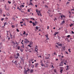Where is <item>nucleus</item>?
I'll return each mask as SVG.
<instances>
[{
    "instance_id": "obj_49",
    "label": "nucleus",
    "mask_w": 74,
    "mask_h": 74,
    "mask_svg": "<svg viewBox=\"0 0 74 74\" xmlns=\"http://www.w3.org/2000/svg\"><path fill=\"white\" fill-rule=\"evenodd\" d=\"M41 65L42 66H44V65L43 64H41Z\"/></svg>"
},
{
    "instance_id": "obj_28",
    "label": "nucleus",
    "mask_w": 74,
    "mask_h": 74,
    "mask_svg": "<svg viewBox=\"0 0 74 74\" xmlns=\"http://www.w3.org/2000/svg\"><path fill=\"white\" fill-rule=\"evenodd\" d=\"M30 43L29 44L30 45H32L33 44V42H30Z\"/></svg>"
},
{
    "instance_id": "obj_41",
    "label": "nucleus",
    "mask_w": 74,
    "mask_h": 74,
    "mask_svg": "<svg viewBox=\"0 0 74 74\" xmlns=\"http://www.w3.org/2000/svg\"><path fill=\"white\" fill-rule=\"evenodd\" d=\"M23 23V21H22L20 22V24H22V23Z\"/></svg>"
},
{
    "instance_id": "obj_39",
    "label": "nucleus",
    "mask_w": 74,
    "mask_h": 74,
    "mask_svg": "<svg viewBox=\"0 0 74 74\" xmlns=\"http://www.w3.org/2000/svg\"><path fill=\"white\" fill-rule=\"evenodd\" d=\"M73 24H71V25H70V27H71V26H73Z\"/></svg>"
},
{
    "instance_id": "obj_50",
    "label": "nucleus",
    "mask_w": 74,
    "mask_h": 74,
    "mask_svg": "<svg viewBox=\"0 0 74 74\" xmlns=\"http://www.w3.org/2000/svg\"><path fill=\"white\" fill-rule=\"evenodd\" d=\"M15 58L16 59H17V58H18V56L16 57Z\"/></svg>"
},
{
    "instance_id": "obj_29",
    "label": "nucleus",
    "mask_w": 74,
    "mask_h": 74,
    "mask_svg": "<svg viewBox=\"0 0 74 74\" xmlns=\"http://www.w3.org/2000/svg\"><path fill=\"white\" fill-rule=\"evenodd\" d=\"M3 20H4V18H2L1 19V21H3Z\"/></svg>"
},
{
    "instance_id": "obj_21",
    "label": "nucleus",
    "mask_w": 74,
    "mask_h": 74,
    "mask_svg": "<svg viewBox=\"0 0 74 74\" xmlns=\"http://www.w3.org/2000/svg\"><path fill=\"white\" fill-rule=\"evenodd\" d=\"M58 33V32H56V33H55V34H54V36H56V34H57Z\"/></svg>"
},
{
    "instance_id": "obj_62",
    "label": "nucleus",
    "mask_w": 74,
    "mask_h": 74,
    "mask_svg": "<svg viewBox=\"0 0 74 74\" xmlns=\"http://www.w3.org/2000/svg\"><path fill=\"white\" fill-rule=\"evenodd\" d=\"M58 56H59V57H61V55H59Z\"/></svg>"
},
{
    "instance_id": "obj_47",
    "label": "nucleus",
    "mask_w": 74,
    "mask_h": 74,
    "mask_svg": "<svg viewBox=\"0 0 74 74\" xmlns=\"http://www.w3.org/2000/svg\"><path fill=\"white\" fill-rule=\"evenodd\" d=\"M51 67H52V68H53H53H54V67L53 66V65H51Z\"/></svg>"
},
{
    "instance_id": "obj_5",
    "label": "nucleus",
    "mask_w": 74,
    "mask_h": 74,
    "mask_svg": "<svg viewBox=\"0 0 74 74\" xmlns=\"http://www.w3.org/2000/svg\"><path fill=\"white\" fill-rule=\"evenodd\" d=\"M45 36H46V40H49V39L48 38V34H47L46 35H45Z\"/></svg>"
},
{
    "instance_id": "obj_12",
    "label": "nucleus",
    "mask_w": 74,
    "mask_h": 74,
    "mask_svg": "<svg viewBox=\"0 0 74 74\" xmlns=\"http://www.w3.org/2000/svg\"><path fill=\"white\" fill-rule=\"evenodd\" d=\"M34 65H33V64H32L31 65V66L32 68H34Z\"/></svg>"
},
{
    "instance_id": "obj_40",
    "label": "nucleus",
    "mask_w": 74,
    "mask_h": 74,
    "mask_svg": "<svg viewBox=\"0 0 74 74\" xmlns=\"http://www.w3.org/2000/svg\"><path fill=\"white\" fill-rule=\"evenodd\" d=\"M62 22L63 24H64V22H65L64 21H63V22Z\"/></svg>"
},
{
    "instance_id": "obj_59",
    "label": "nucleus",
    "mask_w": 74,
    "mask_h": 74,
    "mask_svg": "<svg viewBox=\"0 0 74 74\" xmlns=\"http://www.w3.org/2000/svg\"><path fill=\"white\" fill-rule=\"evenodd\" d=\"M21 6H22V7H24V5H22Z\"/></svg>"
},
{
    "instance_id": "obj_7",
    "label": "nucleus",
    "mask_w": 74,
    "mask_h": 74,
    "mask_svg": "<svg viewBox=\"0 0 74 74\" xmlns=\"http://www.w3.org/2000/svg\"><path fill=\"white\" fill-rule=\"evenodd\" d=\"M2 47H3V44H2V43H0V48H1Z\"/></svg>"
},
{
    "instance_id": "obj_22",
    "label": "nucleus",
    "mask_w": 74,
    "mask_h": 74,
    "mask_svg": "<svg viewBox=\"0 0 74 74\" xmlns=\"http://www.w3.org/2000/svg\"><path fill=\"white\" fill-rule=\"evenodd\" d=\"M70 3V2H67L66 3V5H67L68 4H69Z\"/></svg>"
},
{
    "instance_id": "obj_37",
    "label": "nucleus",
    "mask_w": 74,
    "mask_h": 74,
    "mask_svg": "<svg viewBox=\"0 0 74 74\" xmlns=\"http://www.w3.org/2000/svg\"><path fill=\"white\" fill-rule=\"evenodd\" d=\"M8 2L9 4H11V2L10 1H8Z\"/></svg>"
},
{
    "instance_id": "obj_9",
    "label": "nucleus",
    "mask_w": 74,
    "mask_h": 74,
    "mask_svg": "<svg viewBox=\"0 0 74 74\" xmlns=\"http://www.w3.org/2000/svg\"><path fill=\"white\" fill-rule=\"evenodd\" d=\"M8 24V23H7V22H5L4 23V26H5V25H7Z\"/></svg>"
},
{
    "instance_id": "obj_46",
    "label": "nucleus",
    "mask_w": 74,
    "mask_h": 74,
    "mask_svg": "<svg viewBox=\"0 0 74 74\" xmlns=\"http://www.w3.org/2000/svg\"><path fill=\"white\" fill-rule=\"evenodd\" d=\"M30 61H31V62H32V61H33V59H31Z\"/></svg>"
},
{
    "instance_id": "obj_42",
    "label": "nucleus",
    "mask_w": 74,
    "mask_h": 74,
    "mask_svg": "<svg viewBox=\"0 0 74 74\" xmlns=\"http://www.w3.org/2000/svg\"><path fill=\"white\" fill-rule=\"evenodd\" d=\"M58 39H60V37L59 36H58Z\"/></svg>"
},
{
    "instance_id": "obj_38",
    "label": "nucleus",
    "mask_w": 74,
    "mask_h": 74,
    "mask_svg": "<svg viewBox=\"0 0 74 74\" xmlns=\"http://www.w3.org/2000/svg\"><path fill=\"white\" fill-rule=\"evenodd\" d=\"M31 19L32 20V19L33 21H34V18H31Z\"/></svg>"
},
{
    "instance_id": "obj_44",
    "label": "nucleus",
    "mask_w": 74,
    "mask_h": 74,
    "mask_svg": "<svg viewBox=\"0 0 74 74\" xmlns=\"http://www.w3.org/2000/svg\"><path fill=\"white\" fill-rule=\"evenodd\" d=\"M12 43H13V44H14V45L15 44V42L14 41L12 42Z\"/></svg>"
},
{
    "instance_id": "obj_64",
    "label": "nucleus",
    "mask_w": 74,
    "mask_h": 74,
    "mask_svg": "<svg viewBox=\"0 0 74 74\" xmlns=\"http://www.w3.org/2000/svg\"><path fill=\"white\" fill-rule=\"evenodd\" d=\"M73 11H74V9H71V11H73Z\"/></svg>"
},
{
    "instance_id": "obj_24",
    "label": "nucleus",
    "mask_w": 74,
    "mask_h": 74,
    "mask_svg": "<svg viewBox=\"0 0 74 74\" xmlns=\"http://www.w3.org/2000/svg\"><path fill=\"white\" fill-rule=\"evenodd\" d=\"M26 34V32L25 31H24V33H23V35H25Z\"/></svg>"
},
{
    "instance_id": "obj_56",
    "label": "nucleus",
    "mask_w": 74,
    "mask_h": 74,
    "mask_svg": "<svg viewBox=\"0 0 74 74\" xmlns=\"http://www.w3.org/2000/svg\"><path fill=\"white\" fill-rule=\"evenodd\" d=\"M30 49L29 50V52H31L32 51H30Z\"/></svg>"
},
{
    "instance_id": "obj_26",
    "label": "nucleus",
    "mask_w": 74,
    "mask_h": 74,
    "mask_svg": "<svg viewBox=\"0 0 74 74\" xmlns=\"http://www.w3.org/2000/svg\"><path fill=\"white\" fill-rule=\"evenodd\" d=\"M33 69H31L30 71V72H31V73H32V72H33Z\"/></svg>"
},
{
    "instance_id": "obj_23",
    "label": "nucleus",
    "mask_w": 74,
    "mask_h": 74,
    "mask_svg": "<svg viewBox=\"0 0 74 74\" xmlns=\"http://www.w3.org/2000/svg\"><path fill=\"white\" fill-rule=\"evenodd\" d=\"M56 48H59V47H58V46L57 45H56Z\"/></svg>"
},
{
    "instance_id": "obj_13",
    "label": "nucleus",
    "mask_w": 74,
    "mask_h": 74,
    "mask_svg": "<svg viewBox=\"0 0 74 74\" xmlns=\"http://www.w3.org/2000/svg\"><path fill=\"white\" fill-rule=\"evenodd\" d=\"M6 15H7V16H8V15H10V14L8 13H7L6 14Z\"/></svg>"
},
{
    "instance_id": "obj_55",
    "label": "nucleus",
    "mask_w": 74,
    "mask_h": 74,
    "mask_svg": "<svg viewBox=\"0 0 74 74\" xmlns=\"http://www.w3.org/2000/svg\"><path fill=\"white\" fill-rule=\"evenodd\" d=\"M35 6L36 7H37V5H35Z\"/></svg>"
},
{
    "instance_id": "obj_51",
    "label": "nucleus",
    "mask_w": 74,
    "mask_h": 74,
    "mask_svg": "<svg viewBox=\"0 0 74 74\" xmlns=\"http://www.w3.org/2000/svg\"><path fill=\"white\" fill-rule=\"evenodd\" d=\"M71 32H72V34H74V32H73V31H72Z\"/></svg>"
},
{
    "instance_id": "obj_3",
    "label": "nucleus",
    "mask_w": 74,
    "mask_h": 74,
    "mask_svg": "<svg viewBox=\"0 0 74 74\" xmlns=\"http://www.w3.org/2000/svg\"><path fill=\"white\" fill-rule=\"evenodd\" d=\"M37 13L38 15V16H40H40H42L41 14V13H40V11H38V13Z\"/></svg>"
},
{
    "instance_id": "obj_2",
    "label": "nucleus",
    "mask_w": 74,
    "mask_h": 74,
    "mask_svg": "<svg viewBox=\"0 0 74 74\" xmlns=\"http://www.w3.org/2000/svg\"><path fill=\"white\" fill-rule=\"evenodd\" d=\"M35 51L37 52V53H38V52L37 51L38 49V47L36 45V47H35Z\"/></svg>"
},
{
    "instance_id": "obj_61",
    "label": "nucleus",
    "mask_w": 74,
    "mask_h": 74,
    "mask_svg": "<svg viewBox=\"0 0 74 74\" xmlns=\"http://www.w3.org/2000/svg\"><path fill=\"white\" fill-rule=\"evenodd\" d=\"M10 59H12V57H10Z\"/></svg>"
},
{
    "instance_id": "obj_15",
    "label": "nucleus",
    "mask_w": 74,
    "mask_h": 74,
    "mask_svg": "<svg viewBox=\"0 0 74 74\" xmlns=\"http://www.w3.org/2000/svg\"><path fill=\"white\" fill-rule=\"evenodd\" d=\"M70 36H71L70 35H68L67 36V37L68 38H70Z\"/></svg>"
},
{
    "instance_id": "obj_54",
    "label": "nucleus",
    "mask_w": 74,
    "mask_h": 74,
    "mask_svg": "<svg viewBox=\"0 0 74 74\" xmlns=\"http://www.w3.org/2000/svg\"><path fill=\"white\" fill-rule=\"evenodd\" d=\"M23 25L24 26H26V24L25 23H23Z\"/></svg>"
},
{
    "instance_id": "obj_19",
    "label": "nucleus",
    "mask_w": 74,
    "mask_h": 74,
    "mask_svg": "<svg viewBox=\"0 0 74 74\" xmlns=\"http://www.w3.org/2000/svg\"><path fill=\"white\" fill-rule=\"evenodd\" d=\"M12 28H14V27H15V25H12Z\"/></svg>"
},
{
    "instance_id": "obj_17",
    "label": "nucleus",
    "mask_w": 74,
    "mask_h": 74,
    "mask_svg": "<svg viewBox=\"0 0 74 74\" xmlns=\"http://www.w3.org/2000/svg\"><path fill=\"white\" fill-rule=\"evenodd\" d=\"M16 55L17 56H19V53H17L16 54Z\"/></svg>"
},
{
    "instance_id": "obj_43",
    "label": "nucleus",
    "mask_w": 74,
    "mask_h": 74,
    "mask_svg": "<svg viewBox=\"0 0 74 74\" xmlns=\"http://www.w3.org/2000/svg\"><path fill=\"white\" fill-rule=\"evenodd\" d=\"M23 42V40L22 41L21 44H23V43H22Z\"/></svg>"
},
{
    "instance_id": "obj_16",
    "label": "nucleus",
    "mask_w": 74,
    "mask_h": 74,
    "mask_svg": "<svg viewBox=\"0 0 74 74\" xmlns=\"http://www.w3.org/2000/svg\"><path fill=\"white\" fill-rule=\"evenodd\" d=\"M63 67H60V70H63Z\"/></svg>"
},
{
    "instance_id": "obj_30",
    "label": "nucleus",
    "mask_w": 74,
    "mask_h": 74,
    "mask_svg": "<svg viewBox=\"0 0 74 74\" xmlns=\"http://www.w3.org/2000/svg\"><path fill=\"white\" fill-rule=\"evenodd\" d=\"M54 71L55 73H56V69H54Z\"/></svg>"
},
{
    "instance_id": "obj_33",
    "label": "nucleus",
    "mask_w": 74,
    "mask_h": 74,
    "mask_svg": "<svg viewBox=\"0 0 74 74\" xmlns=\"http://www.w3.org/2000/svg\"><path fill=\"white\" fill-rule=\"evenodd\" d=\"M58 45L59 46H60L62 45V44H59Z\"/></svg>"
},
{
    "instance_id": "obj_6",
    "label": "nucleus",
    "mask_w": 74,
    "mask_h": 74,
    "mask_svg": "<svg viewBox=\"0 0 74 74\" xmlns=\"http://www.w3.org/2000/svg\"><path fill=\"white\" fill-rule=\"evenodd\" d=\"M35 67H37L38 66V63H35Z\"/></svg>"
},
{
    "instance_id": "obj_4",
    "label": "nucleus",
    "mask_w": 74,
    "mask_h": 74,
    "mask_svg": "<svg viewBox=\"0 0 74 74\" xmlns=\"http://www.w3.org/2000/svg\"><path fill=\"white\" fill-rule=\"evenodd\" d=\"M24 41L25 42V43H28V42H29V40H27V39H25V40H24Z\"/></svg>"
},
{
    "instance_id": "obj_18",
    "label": "nucleus",
    "mask_w": 74,
    "mask_h": 74,
    "mask_svg": "<svg viewBox=\"0 0 74 74\" xmlns=\"http://www.w3.org/2000/svg\"><path fill=\"white\" fill-rule=\"evenodd\" d=\"M66 67H67V69H66V70H69V66H66Z\"/></svg>"
},
{
    "instance_id": "obj_25",
    "label": "nucleus",
    "mask_w": 74,
    "mask_h": 74,
    "mask_svg": "<svg viewBox=\"0 0 74 74\" xmlns=\"http://www.w3.org/2000/svg\"><path fill=\"white\" fill-rule=\"evenodd\" d=\"M63 71V70H61L60 71V73H62V71Z\"/></svg>"
},
{
    "instance_id": "obj_32",
    "label": "nucleus",
    "mask_w": 74,
    "mask_h": 74,
    "mask_svg": "<svg viewBox=\"0 0 74 74\" xmlns=\"http://www.w3.org/2000/svg\"><path fill=\"white\" fill-rule=\"evenodd\" d=\"M70 49H69L68 50V51H69V52H71V51H70Z\"/></svg>"
},
{
    "instance_id": "obj_20",
    "label": "nucleus",
    "mask_w": 74,
    "mask_h": 74,
    "mask_svg": "<svg viewBox=\"0 0 74 74\" xmlns=\"http://www.w3.org/2000/svg\"><path fill=\"white\" fill-rule=\"evenodd\" d=\"M60 66H63V63L61 62L60 64Z\"/></svg>"
},
{
    "instance_id": "obj_11",
    "label": "nucleus",
    "mask_w": 74,
    "mask_h": 74,
    "mask_svg": "<svg viewBox=\"0 0 74 74\" xmlns=\"http://www.w3.org/2000/svg\"><path fill=\"white\" fill-rule=\"evenodd\" d=\"M63 17L64 18H65V16H64L63 15L61 16V18H62Z\"/></svg>"
},
{
    "instance_id": "obj_27",
    "label": "nucleus",
    "mask_w": 74,
    "mask_h": 74,
    "mask_svg": "<svg viewBox=\"0 0 74 74\" xmlns=\"http://www.w3.org/2000/svg\"><path fill=\"white\" fill-rule=\"evenodd\" d=\"M29 5H33V4H32V3H29Z\"/></svg>"
},
{
    "instance_id": "obj_31",
    "label": "nucleus",
    "mask_w": 74,
    "mask_h": 74,
    "mask_svg": "<svg viewBox=\"0 0 74 74\" xmlns=\"http://www.w3.org/2000/svg\"><path fill=\"white\" fill-rule=\"evenodd\" d=\"M10 37H12V35L11 34H10Z\"/></svg>"
},
{
    "instance_id": "obj_52",
    "label": "nucleus",
    "mask_w": 74,
    "mask_h": 74,
    "mask_svg": "<svg viewBox=\"0 0 74 74\" xmlns=\"http://www.w3.org/2000/svg\"><path fill=\"white\" fill-rule=\"evenodd\" d=\"M28 47H31V46H30V45H28Z\"/></svg>"
},
{
    "instance_id": "obj_57",
    "label": "nucleus",
    "mask_w": 74,
    "mask_h": 74,
    "mask_svg": "<svg viewBox=\"0 0 74 74\" xmlns=\"http://www.w3.org/2000/svg\"><path fill=\"white\" fill-rule=\"evenodd\" d=\"M27 11L28 12H30V10H29V9H28Z\"/></svg>"
},
{
    "instance_id": "obj_53",
    "label": "nucleus",
    "mask_w": 74,
    "mask_h": 74,
    "mask_svg": "<svg viewBox=\"0 0 74 74\" xmlns=\"http://www.w3.org/2000/svg\"><path fill=\"white\" fill-rule=\"evenodd\" d=\"M29 23H32V21H29Z\"/></svg>"
},
{
    "instance_id": "obj_45",
    "label": "nucleus",
    "mask_w": 74,
    "mask_h": 74,
    "mask_svg": "<svg viewBox=\"0 0 74 74\" xmlns=\"http://www.w3.org/2000/svg\"><path fill=\"white\" fill-rule=\"evenodd\" d=\"M42 58V57H41V56H38V58Z\"/></svg>"
},
{
    "instance_id": "obj_34",
    "label": "nucleus",
    "mask_w": 74,
    "mask_h": 74,
    "mask_svg": "<svg viewBox=\"0 0 74 74\" xmlns=\"http://www.w3.org/2000/svg\"><path fill=\"white\" fill-rule=\"evenodd\" d=\"M16 31L17 32H19V30H18V29H16Z\"/></svg>"
},
{
    "instance_id": "obj_48",
    "label": "nucleus",
    "mask_w": 74,
    "mask_h": 74,
    "mask_svg": "<svg viewBox=\"0 0 74 74\" xmlns=\"http://www.w3.org/2000/svg\"><path fill=\"white\" fill-rule=\"evenodd\" d=\"M19 48H20V47L18 46V47L17 48H18V49H19Z\"/></svg>"
},
{
    "instance_id": "obj_60",
    "label": "nucleus",
    "mask_w": 74,
    "mask_h": 74,
    "mask_svg": "<svg viewBox=\"0 0 74 74\" xmlns=\"http://www.w3.org/2000/svg\"><path fill=\"white\" fill-rule=\"evenodd\" d=\"M47 29H49V26H47Z\"/></svg>"
},
{
    "instance_id": "obj_36",
    "label": "nucleus",
    "mask_w": 74,
    "mask_h": 74,
    "mask_svg": "<svg viewBox=\"0 0 74 74\" xmlns=\"http://www.w3.org/2000/svg\"><path fill=\"white\" fill-rule=\"evenodd\" d=\"M17 9H18V10H21V9L20 8H19V7H17Z\"/></svg>"
},
{
    "instance_id": "obj_10",
    "label": "nucleus",
    "mask_w": 74,
    "mask_h": 74,
    "mask_svg": "<svg viewBox=\"0 0 74 74\" xmlns=\"http://www.w3.org/2000/svg\"><path fill=\"white\" fill-rule=\"evenodd\" d=\"M32 24H33V26H36V25H37L35 24L34 22L32 23Z\"/></svg>"
},
{
    "instance_id": "obj_14",
    "label": "nucleus",
    "mask_w": 74,
    "mask_h": 74,
    "mask_svg": "<svg viewBox=\"0 0 74 74\" xmlns=\"http://www.w3.org/2000/svg\"><path fill=\"white\" fill-rule=\"evenodd\" d=\"M20 50L21 52H23V49H20Z\"/></svg>"
},
{
    "instance_id": "obj_1",
    "label": "nucleus",
    "mask_w": 74,
    "mask_h": 74,
    "mask_svg": "<svg viewBox=\"0 0 74 74\" xmlns=\"http://www.w3.org/2000/svg\"><path fill=\"white\" fill-rule=\"evenodd\" d=\"M27 69V70L26 71L25 70L24 71V73L25 74H27V72H29V71L30 70V69H29L28 68Z\"/></svg>"
},
{
    "instance_id": "obj_8",
    "label": "nucleus",
    "mask_w": 74,
    "mask_h": 74,
    "mask_svg": "<svg viewBox=\"0 0 74 74\" xmlns=\"http://www.w3.org/2000/svg\"><path fill=\"white\" fill-rule=\"evenodd\" d=\"M17 61H15L14 62V64L16 65H18V64H17Z\"/></svg>"
},
{
    "instance_id": "obj_35",
    "label": "nucleus",
    "mask_w": 74,
    "mask_h": 74,
    "mask_svg": "<svg viewBox=\"0 0 74 74\" xmlns=\"http://www.w3.org/2000/svg\"><path fill=\"white\" fill-rule=\"evenodd\" d=\"M36 29L37 30H38V27H36Z\"/></svg>"
},
{
    "instance_id": "obj_58",
    "label": "nucleus",
    "mask_w": 74,
    "mask_h": 74,
    "mask_svg": "<svg viewBox=\"0 0 74 74\" xmlns=\"http://www.w3.org/2000/svg\"><path fill=\"white\" fill-rule=\"evenodd\" d=\"M10 38H8V40H10Z\"/></svg>"
},
{
    "instance_id": "obj_63",
    "label": "nucleus",
    "mask_w": 74,
    "mask_h": 74,
    "mask_svg": "<svg viewBox=\"0 0 74 74\" xmlns=\"http://www.w3.org/2000/svg\"><path fill=\"white\" fill-rule=\"evenodd\" d=\"M54 55H56V52H54Z\"/></svg>"
}]
</instances>
